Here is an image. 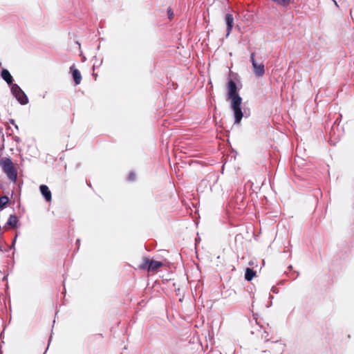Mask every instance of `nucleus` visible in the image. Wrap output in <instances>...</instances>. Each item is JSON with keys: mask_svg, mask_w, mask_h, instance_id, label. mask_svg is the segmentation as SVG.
<instances>
[{"mask_svg": "<svg viewBox=\"0 0 354 354\" xmlns=\"http://www.w3.org/2000/svg\"><path fill=\"white\" fill-rule=\"evenodd\" d=\"M1 76L9 85L12 84V77L7 69L1 71Z\"/></svg>", "mask_w": 354, "mask_h": 354, "instance_id": "nucleus-10", "label": "nucleus"}, {"mask_svg": "<svg viewBox=\"0 0 354 354\" xmlns=\"http://www.w3.org/2000/svg\"><path fill=\"white\" fill-rule=\"evenodd\" d=\"M39 188H40L41 193L44 196L45 199L47 201H50L51 198H52L51 192L49 190L48 186H46L45 185H41Z\"/></svg>", "mask_w": 354, "mask_h": 354, "instance_id": "nucleus-9", "label": "nucleus"}, {"mask_svg": "<svg viewBox=\"0 0 354 354\" xmlns=\"http://www.w3.org/2000/svg\"><path fill=\"white\" fill-rule=\"evenodd\" d=\"M256 276V272L250 268H246L245 273V279L247 281H251Z\"/></svg>", "mask_w": 354, "mask_h": 354, "instance_id": "nucleus-11", "label": "nucleus"}, {"mask_svg": "<svg viewBox=\"0 0 354 354\" xmlns=\"http://www.w3.org/2000/svg\"><path fill=\"white\" fill-rule=\"evenodd\" d=\"M241 97H237L234 100V102H231V107L234 111L236 124L240 123L243 118V113L241 109Z\"/></svg>", "mask_w": 354, "mask_h": 354, "instance_id": "nucleus-3", "label": "nucleus"}, {"mask_svg": "<svg viewBox=\"0 0 354 354\" xmlns=\"http://www.w3.org/2000/svg\"><path fill=\"white\" fill-rule=\"evenodd\" d=\"M1 164L2 169L8 179L12 182H15L17 178V171L12 160L9 158H4L2 159Z\"/></svg>", "mask_w": 354, "mask_h": 354, "instance_id": "nucleus-1", "label": "nucleus"}, {"mask_svg": "<svg viewBox=\"0 0 354 354\" xmlns=\"http://www.w3.org/2000/svg\"><path fill=\"white\" fill-rule=\"evenodd\" d=\"M225 23L227 24V36H228L233 28L234 17L232 14L227 13L225 17Z\"/></svg>", "mask_w": 354, "mask_h": 354, "instance_id": "nucleus-7", "label": "nucleus"}, {"mask_svg": "<svg viewBox=\"0 0 354 354\" xmlns=\"http://www.w3.org/2000/svg\"><path fill=\"white\" fill-rule=\"evenodd\" d=\"M18 223V218L15 215H10L7 224L9 225L11 227L15 228L17 227Z\"/></svg>", "mask_w": 354, "mask_h": 354, "instance_id": "nucleus-12", "label": "nucleus"}, {"mask_svg": "<svg viewBox=\"0 0 354 354\" xmlns=\"http://www.w3.org/2000/svg\"><path fill=\"white\" fill-rule=\"evenodd\" d=\"M227 97L231 100V102H234V100L237 97H241L237 92V87L235 82L230 79L227 85Z\"/></svg>", "mask_w": 354, "mask_h": 354, "instance_id": "nucleus-5", "label": "nucleus"}, {"mask_svg": "<svg viewBox=\"0 0 354 354\" xmlns=\"http://www.w3.org/2000/svg\"><path fill=\"white\" fill-rule=\"evenodd\" d=\"M255 54L252 53L250 55V60L252 64L254 73L257 77H262L265 73V68L263 64H257L254 59Z\"/></svg>", "mask_w": 354, "mask_h": 354, "instance_id": "nucleus-6", "label": "nucleus"}, {"mask_svg": "<svg viewBox=\"0 0 354 354\" xmlns=\"http://www.w3.org/2000/svg\"><path fill=\"white\" fill-rule=\"evenodd\" d=\"M70 69L72 72L73 78L74 80L75 84L76 85L80 84L82 81V75H81L80 72L79 71L78 69L75 68L74 64L70 68Z\"/></svg>", "mask_w": 354, "mask_h": 354, "instance_id": "nucleus-8", "label": "nucleus"}, {"mask_svg": "<svg viewBox=\"0 0 354 354\" xmlns=\"http://www.w3.org/2000/svg\"><path fill=\"white\" fill-rule=\"evenodd\" d=\"M162 266L163 263L161 261L151 260L148 257H144L142 259V263L138 266V268L140 270H146L148 272H154Z\"/></svg>", "mask_w": 354, "mask_h": 354, "instance_id": "nucleus-2", "label": "nucleus"}, {"mask_svg": "<svg viewBox=\"0 0 354 354\" xmlns=\"http://www.w3.org/2000/svg\"><path fill=\"white\" fill-rule=\"evenodd\" d=\"M272 1L283 6H287L290 4L291 0H272Z\"/></svg>", "mask_w": 354, "mask_h": 354, "instance_id": "nucleus-14", "label": "nucleus"}, {"mask_svg": "<svg viewBox=\"0 0 354 354\" xmlns=\"http://www.w3.org/2000/svg\"><path fill=\"white\" fill-rule=\"evenodd\" d=\"M11 91L21 104H26L28 102L26 95L17 84H12Z\"/></svg>", "mask_w": 354, "mask_h": 354, "instance_id": "nucleus-4", "label": "nucleus"}, {"mask_svg": "<svg viewBox=\"0 0 354 354\" xmlns=\"http://www.w3.org/2000/svg\"><path fill=\"white\" fill-rule=\"evenodd\" d=\"M167 13H168V15H169V18L171 19L173 18V16H174V12L173 11L171 10V9H169L167 10Z\"/></svg>", "mask_w": 354, "mask_h": 354, "instance_id": "nucleus-15", "label": "nucleus"}, {"mask_svg": "<svg viewBox=\"0 0 354 354\" xmlns=\"http://www.w3.org/2000/svg\"><path fill=\"white\" fill-rule=\"evenodd\" d=\"M133 177H134V175H133V174H131L129 175V178H132V179H133Z\"/></svg>", "mask_w": 354, "mask_h": 354, "instance_id": "nucleus-16", "label": "nucleus"}, {"mask_svg": "<svg viewBox=\"0 0 354 354\" xmlns=\"http://www.w3.org/2000/svg\"><path fill=\"white\" fill-rule=\"evenodd\" d=\"M9 201V198L6 196L0 197V208H3Z\"/></svg>", "mask_w": 354, "mask_h": 354, "instance_id": "nucleus-13", "label": "nucleus"}]
</instances>
